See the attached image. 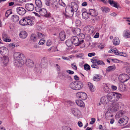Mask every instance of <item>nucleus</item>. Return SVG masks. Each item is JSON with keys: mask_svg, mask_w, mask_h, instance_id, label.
Listing matches in <instances>:
<instances>
[{"mask_svg": "<svg viewBox=\"0 0 130 130\" xmlns=\"http://www.w3.org/2000/svg\"><path fill=\"white\" fill-rule=\"evenodd\" d=\"M45 4L46 5L51 6L54 9L57 8V3L56 0H46Z\"/></svg>", "mask_w": 130, "mask_h": 130, "instance_id": "6", "label": "nucleus"}, {"mask_svg": "<svg viewBox=\"0 0 130 130\" xmlns=\"http://www.w3.org/2000/svg\"><path fill=\"white\" fill-rule=\"evenodd\" d=\"M38 37L39 38H42L44 37V35L41 33L38 32L37 33Z\"/></svg>", "mask_w": 130, "mask_h": 130, "instance_id": "53", "label": "nucleus"}, {"mask_svg": "<svg viewBox=\"0 0 130 130\" xmlns=\"http://www.w3.org/2000/svg\"><path fill=\"white\" fill-rule=\"evenodd\" d=\"M26 9L29 11H32L34 9V7L32 3H27L25 5Z\"/></svg>", "mask_w": 130, "mask_h": 130, "instance_id": "15", "label": "nucleus"}, {"mask_svg": "<svg viewBox=\"0 0 130 130\" xmlns=\"http://www.w3.org/2000/svg\"><path fill=\"white\" fill-rule=\"evenodd\" d=\"M3 38V40L6 42H10L11 40L9 38L8 36L5 33L3 34L2 35Z\"/></svg>", "mask_w": 130, "mask_h": 130, "instance_id": "23", "label": "nucleus"}, {"mask_svg": "<svg viewBox=\"0 0 130 130\" xmlns=\"http://www.w3.org/2000/svg\"><path fill=\"white\" fill-rule=\"evenodd\" d=\"M103 90L105 92L107 93L109 92L110 91L108 85L106 84H104Z\"/></svg>", "mask_w": 130, "mask_h": 130, "instance_id": "37", "label": "nucleus"}, {"mask_svg": "<svg viewBox=\"0 0 130 130\" xmlns=\"http://www.w3.org/2000/svg\"><path fill=\"white\" fill-rule=\"evenodd\" d=\"M27 25H32L34 24V22L31 19L30 17H25Z\"/></svg>", "mask_w": 130, "mask_h": 130, "instance_id": "17", "label": "nucleus"}, {"mask_svg": "<svg viewBox=\"0 0 130 130\" xmlns=\"http://www.w3.org/2000/svg\"><path fill=\"white\" fill-rule=\"evenodd\" d=\"M123 114V112L122 111H119L117 113L116 117V118H119L121 117Z\"/></svg>", "mask_w": 130, "mask_h": 130, "instance_id": "44", "label": "nucleus"}, {"mask_svg": "<svg viewBox=\"0 0 130 130\" xmlns=\"http://www.w3.org/2000/svg\"><path fill=\"white\" fill-rule=\"evenodd\" d=\"M128 121V118L126 116H124L120 118L118 121V123L120 124H122L123 125L127 124Z\"/></svg>", "mask_w": 130, "mask_h": 130, "instance_id": "13", "label": "nucleus"}, {"mask_svg": "<svg viewBox=\"0 0 130 130\" xmlns=\"http://www.w3.org/2000/svg\"><path fill=\"white\" fill-rule=\"evenodd\" d=\"M38 38L37 36L34 34H32L30 36L31 39L34 41H36L37 40Z\"/></svg>", "mask_w": 130, "mask_h": 130, "instance_id": "43", "label": "nucleus"}, {"mask_svg": "<svg viewBox=\"0 0 130 130\" xmlns=\"http://www.w3.org/2000/svg\"><path fill=\"white\" fill-rule=\"evenodd\" d=\"M108 2L112 6L117 8H118V4L117 2L112 0H109Z\"/></svg>", "mask_w": 130, "mask_h": 130, "instance_id": "22", "label": "nucleus"}, {"mask_svg": "<svg viewBox=\"0 0 130 130\" xmlns=\"http://www.w3.org/2000/svg\"><path fill=\"white\" fill-rule=\"evenodd\" d=\"M71 8L75 12H76L78 8V6L76 3L72 2L71 4Z\"/></svg>", "mask_w": 130, "mask_h": 130, "instance_id": "18", "label": "nucleus"}, {"mask_svg": "<svg viewBox=\"0 0 130 130\" xmlns=\"http://www.w3.org/2000/svg\"><path fill=\"white\" fill-rule=\"evenodd\" d=\"M91 121L90 122V123L91 124H93L95 122V119L94 118H91Z\"/></svg>", "mask_w": 130, "mask_h": 130, "instance_id": "62", "label": "nucleus"}, {"mask_svg": "<svg viewBox=\"0 0 130 130\" xmlns=\"http://www.w3.org/2000/svg\"><path fill=\"white\" fill-rule=\"evenodd\" d=\"M36 11L39 13V14L42 16L46 18L50 17H51V14L47 11V10L45 8H37Z\"/></svg>", "mask_w": 130, "mask_h": 130, "instance_id": "2", "label": "nucleus"}, {"mask_svg": "<svg viewBox=\"0 0 130 130\" xmlns=\"http://www.w3.org/2000/svg\"><path fill=\"white\" fill-rule=\"evenodd\" d=\"M81 30L80 29L76 28L74 29L73 31V32L74 34L75 35H78L80 33Z\"/></svg>", "mask_w": 130, "mask_h": 130, "instance_id": "36", "label": "nucleus"}, {"mask_svg": "<svg viewBox=\"0 0 130 130\" xmlns=\"http://www.w3.org/2000/svg\"><path fill=\"white\" fill-rule=\"evenodd\" d=\"M66 43L67 46L68 47H70L73 44L72 40H67L66 42Z\"/></svg>", "mask_w": 130, "mask_h": 130, "instance_id": "45", "label": "nucleus"}, {"mask_svg": "<svg viewBox=\"0 0 130 130\" xmlns=\"http://www.w3.org/2000/svg\"><path fill=\"white\" fill-rule=\"evenodd\" d=\"M45 40L43 39H42L40 40L39 42V44L40 45L43 44L45 43Z\"/></svg>", "mask_w": 130, "mask_h": 130, "instance_id": "55", "label": "nucleus"}, {"mask_svg": "<svg viewBox=\"0 0 130 130\" xmlns=\"http://www.w3.org/2000/svg\"><path fill=\"white\" fill-rule=\"evenodd\" d=\"M111 87L112 90L113 91H115L116 90L117 88V87L116 86L113 85H112L111 86Z\"/></svg>", "mask_w": 130, "mask_h": 130, "instance_id": "64", "label": "nucleus"}, {"mask_svg": "<svg viewBox=\"0 0 130 130\" xmlns=\"http://www.w3.org/2000/svg\"><path fill=\"white\" fill-rule=\"evenodd\" d=\"M109 94L111 102H114L117 101L121 96L120 94L115 92L111 93Z\"/></svg>", "mask_w": 130, "mask_h": 130, "instance_id": "4", "label": "nucleus"}, {"mask_svg": "<svg viewBox=\"0 0 130 130\" xmlns=\"http://www.w3.org/2000/svg\"><path fill=\"white\" fill-rule=\"evenodd\" d=\"M52 42L50 40H48L46 43V45L48 46H50L52 44Z\"/></svg>", "mask_w": 130, "mask_h": 130, "instance_id": "56", "label": "nucleus"}, {"mask_svg": "<svg viewBox=\"0 0 130 130\" xmlns=\"http://www.w3.org/2000/svg\"><path fill=\"white\" fill-rule=\"evenodd\" d=\"M76 90H79L82 88L83 84V83L80 81L76 82Z\"/></svg>", "mask_w": 130, "mask_h": 130, "instance_id": "21", "label": "nucleus"}, {"mask_svg": "<svg viewBox=\"0 0 130 130\" xmlns=\"http://www.w3.org/2000/svg\"><path fill=\"white\" fill-rule=\"evenodd\" d=\"M52 52H55L56 51H58V50H57V47H52Z\"/></svg>", "mask_w": 130, "mask_h": 130, "instance_id": "54", "label": "nucleus"}, {"mask_svg": "<svg viewBox=\"0 0 130 130\" xmlns=\"http://www.w3.org/2000/svg\"><path fill=\"white\" fill-rule=\"evenodd\" d=\"M59 38L61 41L64 40L66 39V36L65 32L63 31H61L59 33Z\"/></svg>", "mask_w": 130, "mask_h": 130, "instance_id": "24", "label": "nucleus"}, {"mask_svg": "<svg viewBox=\"0 0 130 130\" xmlns=\"http://www.w3.org/2000/svg\"><path fill=\"white\" fill-rule=\"evenodd\" d=\"M35 2L36 6L35 7L36 10H37V8H40L42 6V5L41 2L40 0H35Z\"/></svg>", "mask_w": 130, "mask_h": 130, "instance_id": "29", "label": "nucleus"}, {"mask_svg": "<svg viewBox=\"0 0 130 130\" xmlns=\"http://www.w3.org/2000/svg\"><path fill=\"white\" fill-rule=\"evenodd\" d=\"M92 63H97L98 65H103L105 64L103 62L102 60H99L94 59L92 60L91 61Z\"/></svg>", "mask_w": 130, "mask_h": 130, "instance_id": "25", "label": "nucleus"}, {"mask_svg": "<svg viewBox=\"0 0 130 130\" xmlns=\"http://www.w3.org/2000/svg\"><path fill=\"white\" fill-rule=\"evenodd\" d=\"M118 79L120 82L122 83H124L129 80L130 77L126 74H122L119 75Z\"/></svg>", "mask_w": 130, "mask_h": 130, "instance_id": "7", "label": "nucleus"}, {"mask_svg": "<svg viewBox=\"0 0 130 130\" xmlns=\"http://www.w3.org/2000/svg\"><path fill=\"white\" fill-rule=\"evenodd\" d=\"M88 85L90 90L91 92H93L95 91V87L93 86L92 84L88 82Z\"/></svg>", "mask_w": 130, "mask_h": 130, "instance_id": "32", "label": "nucleus"}, {"mask_svg": "<svg viewBox=\"0 0 130 130\" xmlns=\"http://www.w3.org/2000/svg\"><path fill=\"white\" fill-rule=\"evenodd\" d=\"M8 49L5 47H2L0 48V53L1 54H6L7 52Z\"/></svg>", "mask_w": 130, "mask_h": 130, "instance_id": "26", "label": "nucleus"}, {"mask_svg": "<svg viewBox=\"0 0 130 130\" xmlns=\"http://www.w3.org/2000/svg\"><path fill=\"white\" fill-rule=\"evenodd\" d=\"M74 12L69 6H67L66 8L65 13H64V14L66 18L70 17L73 15Z\"/></svg>", "mask_w": 130, "mask_h": 130, "instance_id": "5", "label": "nucleus"}, {"mask_svg": "<svg viewBox=\"0 0 130 130\" xmlns=\"http://www.w3.org/2000/svg\"><path fill=\"white\" fill-rule=\"evenodd\" d=\"M84 69L86 70H88L90 69V67L88 64H85L84 66Z\"/></svg>", "mask_w": 130, "mask_h": 130, "instance_id": "50", "label": "nucleus"}, {"mask_svg": "<svg viewBox=\"0 0 130 130\" xmlns=\"http://www.w3.org/2000/svg\"><path fill=\"white\" fill-rule=\"evenodd\" d=\"M119 88L120 90L122 91H125L126 89L125 85L121 84H120Z\"/></svg>", "mask_w": 130, "mask_h": 130, "instance_id": "40", "label": "nucleus"}, {"mask_svg": "<svg viewBox=\"0 0 130 130\" xmlns=\"http://www.w3.org/2000/svg\"><path fill=\"white\" fill-rule=\"evenodd\" d=\"M95 55V54L94 52L89 53L88 54V56L90 57H91L93 56H94Z\"/></svg>", "mask_w": 130, "mask_h": 130, "instance_id": "60", "label": "nucleus"}, {"mask_svg": "<svg viewBox=\"0 0 130 130\" xmlns=\"http://www.w3.org/2000/svg\"><path fill=\"white\" fill-rule=\"evenodd\" d=\"M28 66L30 67H33L34 66V63L33 61L30 60H29L28 61Z\"/></svg>", "mask_w": 130, "mask_h": 130, "instance_id": "46", "label": "nucleus"}, {"mask_svg": "<svg viewBox=\"0 0 130 130\" xmlns=\"http://www.w3.org/2000/svg\"><path fill=\"white\" fill-rule=\"evenodd\" d=\"M110 117V113L108 111L106 112L105 114V117L108 120L109 119V118Z\"/></svg>", "mask_w": 130, "mask_h": 130, "instance_id": "48", "label": "nucleus"}, {"mask_svg": "<svg viewBox=\"0 0 130 130\" xmlns=\"http://www.w3.org/2000/svg\"><path fill=\"white\" fill-rule=\"evenodd\" d=\"M101 9L103 12L105 13H107L110 11L109 8L108 7H101Z\"/></svg>", "mask_w": 130, "mask_h": 130, "instance_id": "41", "label": "nucleus"}, {"mask_svg": "<svg viewBox=\"0 0 130 130\" xmlns=\"http://www.w3.org/2000/svg\"><path fill=\"white\" fill-rule=\"evenodd\" d=\"M71 111L72 113L76 117L78 118L81 117L80 112L77 108H72V109Z\"/></svg>", "mask_w": 130, "mask_h": 130, "instance_id": "11", "label": "nucleus"}, {"mask_svg": "<svg viewBox=\"0 0 130 130\" xmlns=\"http://www.w3.org/2000/svg\"><path fill=\"white\" fill-rule=\"evenodd\" d=\"M63 130H73L71 128L67 126H64L63 127Z\"/></svg>", "mask_w": 130, "mask_h": 130, "instance_id": "58", "label": "nucleus"}, {"mask_svg": "<svg viewBox=\"0 0 130 130\" xmlns=\"http://www.w3.org/2000/svg\"><path fill=\"white\" fill-rule=\"evenodd\" d=\"M17 13L21 15H24L26 12V11L25 8L21 7H18L16 9Z\"/></svg>", "mask_w": 130, "mask_h": 130, "instance_id": "10", "label": "nucleus"}, {"mask_svg": "<svg viewBox=\"0 0 130 130\" xmlns=\"http://www.w3.org/2000/svg\"><path fill=\"white\" fill-rule=\"evenodd\" d=\"M66 72H67L69 73V74H73L74 73V71L69 70H67L66 71Z\"/></svg>", "mask_w": 130, "mask_h": 130, "instance_id": "63", "label": "nucleus"}, {"mask_svg": "<svg viewBox=\"0 0 130 130\" xmlns=\"http://www.w3.org/2000/svg\"><path fill=\"white\" fill-rule=\"evenodd\" d=\"M120 102L117 103L112 104L110 107V110L112 112H115L118 110L119 107Z\"/></svg>", "mask_w": 130, "mask_h": 130, "instance_id": "12", "label": "nucleus"}, {"mask_svg": "<svg viewBox=\"0 0 130 130\" xmlns=\"http://www.w3.org/2000/svg\"><path fill=\"white\" fill-rule=\"evenodd\" d=\"M19 23L22 26L27 25L25 17L20 21Z\"/></svg>", "mask_w": 130, "mask_h": 130, "instance_id": "33", "label": "nucleus"}, {"mask_svg": "<svg viewBox=\"0 0 130 130\" xmlns=\"http://www.w3.org/2000/svg\"><path fill=\"white\" fill-rule=\"evenodd\" d=\"M8 47L11 48H12L15 47V45L13 43L9 44L8 45Z\"/></svg>", "mask_w": 130, "mask_h": 130, "instance_id": "52", "label": "nucleus"}, {"mask_svg": "<svg viewBox=\"0 0 130 130\" xmlns=\"http://www.w3.org/2000/svg\"><path fill=\"white\" fill-rule=\"evenodd\" d=\"M19 20V16L17 15H12L11 20L14 22L18 21Z\"/></svg>", "mask_w": 130, "mask_h": 130, "instance_id": "28", "label": "nucleus"}, {"mask_svg": "<svg viewBox=\"0 0 130 130\" xmlns=\"http://www.w3.org/2000/svg\"><path fill=\"white\" fill-rule=\"evenodd\" d=\"M114 53L117 55H120V56H124V53L123 52L119 51L116 49H115L114 50Z\"/></svg>", "mask_w": 130, "mask_h": 130, "instance_id": "42", "label": "nucleus"}, {"mask_svg": "<svg viewBox=\"0 0 130 130\" xmlns=\"http://www.w3.org/2000/svg\"><path fill=\"white\" fill-rule=\"evenodd\" d=\"M104 45L102 44H98V47L101 50L103 49L104 47Z\"/></svg>", "mask_w": 130, "mask_h": 130, "instance_id": "49", "label": "nucleus"}, {"mask_svg": "<svg viewBox=\"0 0 130 130\" xmlns=\"http://www.w3.org/2000/svg\"><path fill=\"white\" fill-rule=\"evenodd\" d=\"M14 64L15 66L18 67H21L26 63V57L21 53L16 52L13 55Z\"/></svg>", "mask_w": 130, "mask_h": 130, "instance_id": "1", "label": "nucleus"}, {"mask_svg": "<svg viewBox=\"0 0 130 130\" xmlns=\"http://www.w3.org/2000/svg\"><path fill=\"white\" fill-rule=\"evenodd\" d=\"M93 63V64L91 65V67L92 68L96 69H98L99 68V67L96 64V63Z\"/></svg>", "mask_w": 130, "mask_h": 130, "instance_id": "59", "label": "nucleus"}, {"mask_svg": "<svg viewBox=\"0 0 130 130\" xmlns=\"http://www.w3.org/2000/svg\"><path fill=\"white\" fill-rule=\"evenodd\" d=\"M100 102L99 103L98 105H100L101 104H106L111 102L109 93L106 96H103L101 99Z\"/></svg>", "mask_w": 130, "mask_h": 130, "instance_id": "3", "label": "nucleus"}, {"mask_svg": "<svg viewBox=\"0 0 130 130\" xmlns=\"http://www.w3.org/2000/svg\"><path fill=\"white\" fill-rule=\"evenodd\" d=\"M89 14L93 16H96L98 15V13L95 10L91 9L89 10Z\"/></svg>", "mask_w": 130, "mask_h": 130, "instance_id": "31", "label": "nucleus"}, {"mask_svg": "<svg viewBox=\"0 0 130 130\" xmlns=\"http://www.w3.org/2000/svg\"><path fill=\"white\" fill-rule=\"evenodd\" d=\"M76 82L71 83L70 85V87L72 89L76 90Z\"/></svg>", "mask_w": 130, "mask_h": 130, "instance_id": "38", "label": "nucleus"}, {"mask_svg": "<svg viewBox=\"0 0 130 130\" xmlns=\"http://www.w3.org/2000/svg\"><path fill=\"white\" fill-rule=\"evenodd\" d=\"M78 35L79 36V38L80 39H82L84 38L85 36L83 34H80V33Z\"/></svg>", "mask_w": 130, "mask_h": 130, "instance_id": "57", "label": "nucleus"}, {"mask_svg": "<svg viewBox=\"0 0 130 130\" xmlns=\"http://www.w3.org/2000/svg\"><path fill=\"white\" fill-rule=\"evenodd\" d=\"M102 78V75L99 74H95L93 77V80L95 81L98 82Z\"/></svg>", "mask_w": 130, "mask_h": 130, "instance_id": "19", "label": "nucleus"}, {"mask_svg": "<svg viewBox=\"0 0 130 130\" xmlns=\"http://www.w3.org/2000/svg\"><path fill=\"white\" fill-rule=\"evenodd\" d=\"M27 32L24 31H21L20 33L19 36L20 37L23 39L25 38L27 36Z\"/></svg>", "mask_w": 130, "mask_h": 130, "instance_id": "27", "label": "nucleus"}, {"mask_svg": "<svg viewBox=\"0 0 130 130\" xmlns=\"http://www.w3.org/2000/svg\"><path fill=\"white\" fill-rule=\"evenodd\" d=\"M72 67L75 70L77 69V67L76 66V64L75 63L72 64L71 65Z\"/></svg>", "mask_w": 130, "mask_h": 130, "instance_id": "61", "label": "nucleus"}, {"mask_svg": "<svg viewBox=\"0 0 130 130\" xmlns=\"http://www.w3.org/2000/svg\"><path fill=\"white\" fill-rule=\"evenodd\" d=\"M116 69L115 65H113L108 67L106 69V72H108L114 70Z\"/></svg>", "mask_w": 130, "mask_h": 130, "instance_id": "34", "label": "nucleus"}, {"mask_svg": "<svg viewBox=\"0 0 130 130\" xmlns=\"http://www.w3.org/2000/svg\"><path fill=\"white\" fill-rule=\"evenodd\" d=\"M123 36L125 38H130V32L129 30L126 29L125 30L123 34Z\"/></svg>", "mask_w": 130, "mask_h": 130, "instance_id": "20", "label": "nucleus"}, {"mask_svg": "<svg viewBox=\"0 0 130 130\" xmlns=\"http://www.w3.org/2000/svg\"><path fill=\"white\" fill-rule=\"evenodd\" d=\"M11 10L10 9L8 10L6 12L5 15L6 17H8L12 13Z\"/></svg>", "mask_w": 130, "mask_h": 130, "instance_id": "47", "label": "nucleus"}, {"mask_svg": "<svg viewBox=\"0 0 130 130\" xmlns=\"http://www.w3.org/2000/svg\"><path fill=\"white\" fill-rule=\"evenodd\" d=\"M76 96L77 98L83 100H85L87 98V94L84 92H79L76 94Z\"/></svg>", "mask_w": 130, "mask_h": 130, "instance_id": "9", "label": "nucleus"}, {"mask_svg": "<svg viewBox=\"0 0 130 130\" xmlns=\"http://www.w3.org/2000/svg\"><path fill=\"white\" fill-rule=\"evenodd\" d=\"M73 43V44L76 45V46L80 44H81L83 42V40L79 41L78 38L76 36H74L71 39Z\"/></svg>", "mask_w": 130, "mask_h": 130, "instance_id": "8", "label": "nucleus"}, {"mask_svg": "<svg viewBox=\"0 0 130 130\" xmlns=\"http://www.w3.org/2000/svg\"><path fill=\"white\" fill-rule=\"evenodd\" d=\"M76 103L77 105L81 107H84L85 104L84 102L80 100H77L76 101Z\"/></svg>", "mask_w": 130, "mask_h": 130, "instance_id": "30", "label": "nucleus"}, {"mask_svg": "<svg viewBox=\"0 0 130 130\" xmlns=\"http://www.w3.org/2000/svg\"><path fill=\"white\" fill-rule=\"evenodd\" d=\"M59 5L62 6L63 7H65L66 6V4L62 1V0H59Z\"/></svg>", "mask_w": 130, "mask_h": 130, "instance_id": "51", "label": "nucleus"}, {"mask_svg": "<svg viewBox=\"0 0 130 130\" xmlns=\"http://www.w3.org/2000/svg\"><path fill=\"white\" fill-rule=\"evenodd\" d=\"M113 44L115 45H117L119 44L120 40L119 38L118 37H115L113 40Z\"/></svg>", "mask_w": 130, "mask_h": 130, "instance_id": "35", "label": "nucleus"}, {"mask_svg": "<svg viewBox=\"0 0 130 130\" xmlns=\"http://www.w3.org/2000/svg\"><path fill=\"white\" fill-rule=\"evenodd\" d=\"M1 58V63L2 65L4 66L7 65L9 61L8 58L7 57L3 56Z\"/></svg>", "mask_w": 130, "mask_h": 130, "instance_id": "14", "label": "nucleus"}, {"mask_svg": "<svg viewBox=\"0 0 130 130\" xmlns=\"http://www.w3.org/2000/svg\"><path fill=\"white\" fill-rule=\"evenodd\" d=\"M85 30L90 34H92L94 30V28L92 26H86L85 28Z\"/></svg>", "mask_w": 130, "mask_h": 130, "instance_id": "16", "label": "nucleus"}, {"mask_svg": "<svg viewBox=\"0 0 130 130\" xmlns=\"http://www.w3.org/2000/svg\"><path fill=\"white\" fill-rule=\"evenodd\" d=\"M89 13H88V12L86 11L83 12L82 14L83 17L85 19H87L89 18Z\"/></svg>", "mask_w": 130, "mask_h": 130, "instance_id": "39", "label": "nucleus"}]
</instances>
